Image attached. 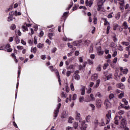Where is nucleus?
I'll return each instance as SVG.
<instances>
[{"instance_id":"f257e3e1","label":"nucleus","mask_w":130,"mask_h":130,"mask_svg":"<svg viewBox=\"0 0 130 130\" xmlns=\"http://www.w3.org/2000/svg\"><path fill=\"white\" fill-rule=\"evenodd\" d=\"M118 119H119L120 121V127L121 128H124L125 126H126V120H125V118H122V116H116L115 117V124H118Z\"/></svg>"},{"instance_id":"f03ea898","label":"nucleus","mask_w":130,"mask_h":130,"mask_svg":"<svg viewBox=\"0 0 130 130\" xmlns=\"http://www.w3.org/2000/svg\"><path fill=\"white\" fill-rule=\"evenodd\" d=\"M49 69H50V71H51V72H55L56 76H57V77L58 79V81L59 82V85H61V80H60V76L59 75V73L58 72V71H57V70H56V69H54V68H53V66H52L49 67Z\"/></svg>"},{"instance_id":"7ed1b4c3","label":"nucleus","mask_w":130,"mask_h":130,"mask_svg":"<svg viewBox=\"0 0 130 130\" xmlns=\"http://www.w3.org/2000/svg\"><path fill=\"white\" fill-rule=\"evenodd\" d=\"M106 124H108L109 122H110V120H111V111L109 110L108 112V113L106 114Z\"/></svg>"},{"instance_id":"20e7f679","label":"nucleus","mask_w":130,"mask_h":130,"mask_svg":"<svg viewBox=\"0 0 130 130\" xmlns=\"http://www.w3.org/2000/svg\"><path fill=\"white\" fill-rule=\"evenodd\" d=\"M81 125L79 127H80L81 130H87V128L88 127V124H86V121L85 120L81 121Z\"/></svg>"},{"instance_id":"39448f33","label":"nucleus","mask_w":130,"mask_h":130,"mask_svg":"<svg viewBox=\"0 0 130 130\" xmlns=\"http://www.w3.org/2000/svg\"><path fill=\"white\" fill-rule=\"evenodd\" d=\"M61 106V104L59 103L57 106V108L54 111V117H57L58 112H59V109Z\"/></svg>"},{"instance_id":"423d86ee","label":"nucleus","mask_w":130,"mask_h":130,"mask_svg":"<svg viewBox=\"0 0 130 130\" xmlns=\"http://www.w3.org/2000/svg\"><path fill=\"white\" fill-rule=\"evenodd\" d=\"M75 114V119H76V120H79V122H82V118H81V114L76 111Z\"/></svg>"},{"instance_id":"0eeeda50","label":"nucleus","mask_w":130,"mask_h":130,"mask_svg":"<svg viewBox=\"0 0 130 130\" xmlns=\"http://www.w3.org/2000/svg\"><path fill=\"white\" fill-rule=\"evenodd\" d=\"M104 105L106 106V109H108L111 107V103L108 100H106L104 102Z\"/></svg>"},{"instance_id":"6e6552de","label":"nucleus","mask_w":130,"mask_h":130,"mask_svg":"<svg viewBox=\"0 0 130 130\" xmlns=\"http://www.w3.org/2000/svg\"><path fill=\"white\" fill-rule=\"evenodd\" d=\"M5 49L6 51H7V52H12L13 51V49L11 48L10 44H8L6 45Z\"/></svg>"},{"instance_id":"1a4fd4ad","label":"nucleus","mask_w":130,"mask_h":130,"mask_svg":"<svg viewBox=\"0 0 130 130\" xmlns=\"http://www.w3.org/2000/svg\"><path fill=\"white\" fill-rule=\"evenodd\" d=\"M102 105V101L100 99H98L96 101V107L97 108H101Z\"/></svg>"},{"instance_id":"9d476101","label":"nucleus","mask_w":130,"mask_h":130,"mask_svg":"<svg viewBox=\"0 0 130 130\" xmlns=\"http://www.w3.org/2000/svg\"><path fill=\"white\" fill-rule=\"evenodd\" d=\"M119 2V4L120 5V9L121 11V12H123V10L124 9L123 8V6H124V0H118Z\"/></svg>"},{"instance_id":"9b49d317","label":"nucleus","mask_w":130,"mask_h":130,"mask_svg":"<svg viewBox=\"0 0 130 130\" xmlns=\"http://www.w3.org/2000/svg\"><path fill=\"white\" fill-rule=\"evenodd\" d=\"M98 12H100V13H103L105 12V9H104V8L102 7L101 6H99V7H98Z\"/></svg>"},{"instance_id":"f8f14e48","label":"nucleus","mask_w":130,"mask_h":130,"mask_svg":"<svg viewBox=\"0 0 130 130\" xmlns=\"http://www.w3.org/2000/svg\"><path fill=\"white\" fill-rule=\"evenodd\" d=\"M81 43H82V41H74L73 42V45H74V46H80V45H81Z\"/></svg>"},{"instance_id":"ddd939ff","label":"nucleus","mask_w":130,"mask_h":130,"mask_svg":"<svg viewBox=\"0 0 130 130\" xmlns=\"http://www.w3.org/2000/svg\"><path fill=\"white\" fill-rule=\"evenodd\" d=\"M85 4L86 6H88L89 7H92V5H93V1L90 0L89 1H86Z\"/></svg>"},{"instance_id":"4468645a","label":"nucleus","mask_w":130,"mask_h":130,"mask_svg":"<svg viewBox=\"0 0 130 130\" xmlns=\"http://www.w3.org/2000/svg\"><path fill=\"white\" fill-rule=\"evenodd\" d=\"M122 26L124 27V29L125 30H126L128 28V25H127V22H126V21L123 22Z\"/></svg>"},{"instance_id":"2eb2a0df","label":"nucleus","mask_w":130,"mask_h":130,"mask_svg":"<svg viewBox=\"0 0 130 130\" xmlns=\"http://www.w3.org/2000/svg\"><path fill=\"white\" fill-rule=\"evenodd\" d=\"M97 79H98V75L96 74H95L91 76L92 81H96Z\"/></svg>"},{"instance_id":"dca6fc26","label":"nucleus","mask_w":130,"mask_h":130,"mask_svg":"<svg viewBox=\"0 0 130 130\" xmlns=\"http://www.w3.org/2000/svg\"><path fill=\"white\" fill-rule=\"evenodd\" d=\"M100 126H104L105 125V123L104 122V119L103 118H102L101 119V121L99 123Z\"/></svg>"},{"instance_id":"f3484780","label":"nucleus","mask_w":130,"mask_h":130,"mask_svg":"<svg viewBox=\"0 0 130 130\" xmlns=\"http://www.w3.org/2000/svg\"><path fill=\"white\" fill-rule=\"evenodd\" d=\"M98 53L99 55H102L104 52L101 50V47H99L98 50Z\"/></svg>"},{"instance_id":"a211bd4d","label":"nucleus","mask_w":130,"mask_h":130,"mask_svg":"<svg viewBox=\"0 0 130 130\" xmlns=\"http://www.w3.org/2000/svg\"><path fill=\"white\" fill-rule=\"evenodd\" d=\"M86 90V86H83L81 89V95H85V91Z\"/></svg>"},{"instance_id":"6ab92c4d","label":"nucleus","mask_w":130,"mask_h":130,"mask_svg":"<svg viewBox=\"0 0 130 130\" xmlns=\"http://www.w3.org/2000/svg\"><path fill=\"white\" fill-rule=\"evenodd\" d=\"M100 79H98L96 81L95 85H94L93 88H98V87H99V85H100Z\"/></svg>"},{"instance_id":"aec40b11","label":"nucleus","mask_w":130,"mask_h":130,"mask_svg":"<svg viewBox=\"0 0 130 130\" xmlns=\"http://www.w3.org/2000/svg\"><path fill=\"white\" fill-rule=\"evenodd\" d=\"M103 20H104V25L105 26H107V25H108V26L110 25V23L108 22V21H107L106 18H103Z\"/></svg>"},{"instance_id":"412c9836","label":"nucleus","mask_w":130,"mask_h":130,"mask_svg":"<svg viewBox=\"0 0 130 130\" xmlns=\"http://www.w3.org/2000/svg\"><path fill=\"white\" fill-rule=\"evenodd\" d=\"M97 2H98V7H99L100 6H103V3H104L103 1H102V0H98Z\"/></svg>"},{"instance_id":"4be33fe9","label":"nucleus","mask_w":130,"mask_h":130,"mask_svg":"<svg viewBox=\"0 0 130 130\" xmlns=\"http://www.w3.org/2000/svg\"><path fill=\"white\" fill-rule=\"evenodd\" d=\"M124 97V92H121L119 95H118V98L119 99H122V98H123Z\"/></svg>"},{"instance_id":"5701e85b","label":"nucleus","mask_w":130,"mask_h":130,"mask_svg":"<svg viewBox=\"0 0 130 130\" xmlns=\"http://www.w3.org/2000/svg\"><path fill=\"white\" fill-rule=\"evenodd\" d=\"M118 88H120V89H124V85H123L122 83H119L118 84Z\"/></svg>"},{"instance_id":"b1692460","label":"nucleus","mask_w":130,"mask_h":130,"mask_svg":"<svg viewBox=\"0 0 130 130\" xmlns=\"http://www.w3.org/2000/svg\"><path fill=\"white\" fill-rule=\"evenodd\" d=\"M44 47V44H41V43H39L37 45V48H43Z\"/></svg>"},{"instance_id":"393cba45","label":"nucleus","mask_w":130,"mask_h":130,"mask_svg":"<svg viewBox=\"0 0 130 130\" xmlns=\"http://www.w3.org/2000/svg\"><path fill=\"white\" fill-rule=\"evenodd\" d=\"M74 78L75 80H77V81H79V80L81 79V77L79 74H75Z\"/></svg>"},{"instance_id":"a878e982","label":"nucleus","mask_w":130,"mask_h":130,"mask_svg":"<svg viewBox=\"0 0 130 130\" xmlns=\"http://www.w3.org/2000/svg\"><path fill=\"white\" fill-rule=\"evenodd\" d=\"M22 31L23 32H25V31H28V28H27V26L26 25H22Z\"/></svg>"},{"instance_id":"bb28decb","label":"nucleus","mask_w":130,"mask_h":130,"mask_svg":"<svg viewBox=\"0 0 130 130\" xmlns=\"http://www.w3.org/2000/svg\"><path fill=\"white\" fill-rule=\"evenodd\" d=\"M78 126H79V123L75 122L73 123V127L75 129L78 128Z\"/></svg>"},{"instance_id":"cd10ccee","label":"nucleus","mask_w":130,"mask_h":130,"mask_svg":"<svg viewBox=\"0 0 130 130\" xmlns=\"http://www.w3.org/2000/svg\"><path fill=\"white\" fill-rule=\"evenodd\" d=\"M10 17H14V16H16V11H12L9 13Z\"/></svg>"},{"instance_id":"c85d7f7f","label":"nucleus","mask_w":130,"mask_h":130,"mask_svg":"<svg viewBox=\"0 0 130 130\" xmlns=\"http://www.w3.org/2000/svg\"><path fill=\"white\" fill-rule=\"evenodd\" d=\"M85 119H86V122H90V119H91V116L90 115L87 116L85 118Z\"/></svg>"},{"instance_id":"c756f323","label":"nucleus","mask_w":130,"mask_h":130,"mask_svg":"<svg viewBox=\"0 0 130 130\" xmlns=\"http://www.w3.org/2000/svg\"><path fill=\"white\" fill-rule=\"evenodd\" d=\"M119 25L117 24H114L113 25V30H117L118 29Z\"/></svg>"},{"instance_id":"7c9ffc66","label":"nucleus","mask_w":130,"mask_h":130,"mask_svg":"<svg viewBox=\"0 0 130 130\" xmlns=\"http://www.w3.org/2000/svg\"><path fill=\"white\" fill-rule=\"evenodd\" d=\"M15 41H16V43L17 44H19V43H20V42H21V41L20 40V39H19L18 37H16L15 38Z\"/></svg>"},{"instance_id":"2f4dec72","label":"nucleus","mask_w":130,"mask_h":130,"mask_svg":"<svg viewBox=\"0 0 130 130\" xmlns=\"http://www.w3.org/2000/svg\"><path fill=\"white\" fill-rule=\"evenodd\" d=\"M48 37L49 39H50V40H52L53 39L52 37H53V33L48 34Z\"/></svg>"},{"instance_id":"473e14b6","label":"nucleus","mask_w":130,"mask_h":130,"mask_svg":"<svg viewBox=\"0 0 130 130\" xmlns=\"http://www.w3.org/2000/svg\"><path fill=\"white\" fill-rule=\"evenodd\" d=\"M67 94L64 93V92H62L61 93V97H62V98H67Z\"/></svg>"},{"instance_id":"72a5a7b5","label":"nucleus","mask_w":130,"mask_h":130,"mask_svg":"<svg viewBox=\"0 0 130 130\" xmlns=\"http://www.w3.org/2000/svg\"><path fill=\"white\" fill-rule=\"evenodd\" d=\"M74 69V65L71 64L69 66L67 67V70H72Z\"/></svg>"},{"instance_id":"f704fd0d","label":"nucleus","mask_w":130,"mask_h":130,"mask_svg":"<svg viewBox=\"0 0 130 130\" xmlns=\"http://www.w3.org/2000/svg\"><path fill=\"white\" fill-rule=\"evenodd\" d=\"M122 102H123L124 103L125 105H127V104H128V102H127L126 101V99H125V98L122 99Z\"/></svg>"},{"instance_id":"c9c22d12","label":"nucleus","mask_w":130,"mask_h":130,"mask_svg":"<svg viewBox=\"0 0 130 130\" xmlns=\"http://www.w3.org/2000/svg\"><path fill=\"white\" fill-rule=\"evenodd\" d=\"M73 120H74V118H73L72 117H70L68 122L69 123H73Z\"/></svg>"},{"instance_id":"e433bc0d","label":"nucleus","mask_w":130,"mask_h":130,"mask_svg":"<svg viewBox=\"0 0 130 130\" xmlns=\"http://www.w3.org/2000/svg\"><path fill=\"white\" fill-rule=\"evenodd\" d=\"M95 96L99 97V98H101L102 97V95L101 94V93L100 92H98L95 94Z\"/></svg>"},{"instance_id":"4c0bfd02","label":"nucleus","mask_w":130,"mask_h":130,"mask_svg":"<svg viewBox=\"0 0 130 130\" xmlns=\"http://www.w3.org/2000/svg\"><path fill=\"white\" fill-rule=\"evenodd\" d=\"M125 50H126V51H128V54L130 55V46H127V47H126Z\"/></svg>"},{"instance_id":"58836bf2","label":"nucleus","mask_w":130,"mask_h":130,"mask_svg":"<svg viewBox=\"0 0 130 130\" xmlns=\"http://www.w3.org/2000/svg\"><path fill=\"white\" fill-rule=\"evenodd\" d=\"M87 62L89 64L91 65V64H93V63H94V62L93 61V60H91L90 59H89L87 60Z\"/></svg>"},{"instance_id":"ea45409f","label":"nucleus","mask_w":130,"mask_h":130,"mask_svg":"<svg viewBox=\"0 0 130 130\" xmlns=\"http://www.w3.org/2000/svg\"><path fill=\"white\" fill-rule=\"evenodd\" d=\"M70 88L72 91H75V87L74 86V84L71 83L70 85Z\"/></svg>"},{"instance_id":"a19ab883","label":"nucleus","mask_w":130,"mask_h":130,"mask_svg":"<svg viewBox=\"0 0 130 130\" xmlns=\"http://www.w3.org/2000/svg\"><path fill=\"white\" fill-rule=\"evenodd\" d=\"M31 52H34V53H36L37 52V49L36 47H34L31 50Z\"/></svg>"},{"instance_id":"79ce46f5","label":"nucleus","mask_w":130,"mask_h":130,"mask_svg":"<svg viewBox=\"0 0 130 130\" xmlns=\"http://www.w3.org/2000/svg\"><path fill=\"white\" fill-rule=\"evenodd\" d=\"M122 44H123V45H125V46H128V45L129 44V42H122Z\"/></svg>"},{"instance_id":"37998d69","label":"nucleus","mask_w":130,"mask_h":130,"mask_svg":"<svg viewBox=\"0 0 130 130\" xmlns=\"http://www.w3.org/2000/svg\"><path fill=\"white\" fill-rule=\"evenodd\" d=\"M127 72H128V70L127 69H125L122 71V73H123V74H124L125 75H126V74H127Z\"/></svg>"},{"instance_id":"c03bdc74","label":"nucleus","mask_w":130,"mask_h":130,"mask_svg":"<svg viewBox=\"0 0 130 130\" xmlns=\"http://www.w3.org/2000/svg\"><path fill=\"white\" fill-rule=\"evenodd\" d=\"M17 48L18 50H22V49H24V47L22 46H17Z\"/></svg>"},{"instance_id":"a18cd8bd","label":"nucleus","mask_w":130,"mask_h":130,"mask_svg":"<svg viewBox=\"0 0 130 130\" xmlns=\"http://www.w3.org/2000/svg\"><path fill=\"white\" fill-rule=\"evenodd\" d=\"M10 29H11V30H15V29H16V25L15 24L11 25L10 27Z\"/></svg>"},{"instance_id":"49530a36","label":"nucleus","mask_w":130,"mask_h":130,"mask_svg":"<svg viewBox=\"0 0 130 130\" xmlns=\"http://www.w3.org/2000/svg\"><path fill=\"white\" fill-rule=\"evenodd\" d=\"M89 106L91 108L92 110H95V106L93 104H90Z\"/></svg>"},{"instance_id":"de8ad7c7","label":"nucleus","mask_w":130,"mask_h":130,"mask_svg":"<svg viewBox=\"0 0 130 130\" xmlns=\"http://www.w3.org/2000/svg\"><path fill=\"white\" fill-rule=\"evenodd\" d=\"M112 78V74H110L108 76H107V80H110Z\"/></svg>"},{"instance_id":"09e8293b","label":"nucleus","mask_w":130,"mask_h":130,"mask_svg":"<svg viewBox=\"0 0 130 130\" xmlns=\"http://www.w3.org/2000/svg\"><path fill=\"white\" fill-rule=\"evenodd\" d=\"M118 49L119 50H120V51H122L123 50V47H122V45H119Z\"/></svg>"},{"instance_id":"8fccbe9b","label":"nucleus","mask_w":130,"mask_h":130,"mask_svg":"<svg viewBox=\"0 0 130 130\" xmlns=\"http://www.w3.org/2000/svg\"><path fill=\"white\" fill-rule=\"evenodd\" d=\"M71 74H72V72L71 71H68L66 74L67 77H70Z\"/></svg>"},{"instance_id":"3c124183","label":"nucleus","mask_w":130,"mask_h":130,"mask_svg":"<svg viewBox=\"0 0 130 130\" xmlns=\"http://www.w3.org/2000/svg\"><path fill=\"white\" fill-rule=\"evenodd\" d=\"M118 114H119V115H122L123 114H124V111H122V110L119 111L118 112Z\"/></svg>"},{"instance_id":"603ef678","label":"nucleus","mask_w":130,"mask_h":130,"mask_svg":"<svg viewBox=\"0 0 130 130\" xmlns=\"http://www.w3.org/2000/svg\"><path fill=\"white\" fill-rule=\"evenodd\" d=\"M111 27L110 25H108L107 28V34H109V30H110L111 29Z\"/></svg>"},{"instance_id":"864d4df0","label":"nucleus","mask_w":130,"mask_h":130,"mask_svg":"<svg viewBox=\"0 0 130 130\" xmlns=\"http://www.w3.org/2000/svg\"><path fill=\"white\" fill-rule=\"evenodd\" d=\"M117 55V51H115L113 52L112 54V57H115Z\"/></svg>"},{"instance_id":"5fc2aeb1","label":"nucleus","mask_w":130,"mask_h":130,"mask_svg":"<svg viewBox=\"0 0 130 130\" xmlns=\"http://www.w3.org/2000/svg\"><path fill=\"white\" fill-rule=\"evenodd\" d=\"M46 43H47V44H49V45H50V44H51V41H50L48 39H47L46 40Z\"/></svg>"},{"instance_id":"6e6d98bb","label":"nucleus","mask_w":130,"mask_h":130,"mask_svg":"<svg viewBox=\"0 0 130 130\" xmlns=\"http://www.w3.org/2000/svg\"><path fill=\"white\" fill-rule=\"evenodd\" d=\"M109 98H110V99H113V98H114V94H113V93L110 94Z\"/></svg>"},{"instance_id":"4d7b16f0","label":"nucleus","mask_w":130,"mask_h":130,"mask_svg":"<svg viewBox=\"0 0 130 130\" xmlns=\"http://www.w3.org/2000/svg\"><path fill=\"white\" fill-rule=\"evenodd\" d=\"M44 35V32H43V31L41 30L40 33L39 37H42Z\"/></svg>"},{"instance_id":"13d9d810","label":"nucleus","mask_w":130,"mask_h":130,"mask_svg":"<svg viewBox=\"0 0 130 130\" xmlns=\"http://www.w3.org/2000/svg\"><path fill=\"white\" fill-rule=\"evenodd\" d=\"M66 91L67 92V93H69L70 92V88H69V86L68 85L66 86Z\"/></svg>"},{"instance_id":"bf43d9fd","label":"nucleus","mask_w":130,"mask_h":130,"mask_svg":"<svg viewBox=\"0 0 130 130\" xmlns=\"http://www.w3.org/2000/svg\"><path fill=\"white\" fill-rule=\"evenodd\" d=\"M84 101V97L83 96H81L79 98V102L82 103Z\"/></svg>"},{"instance_id":"052dcab7","label":"nucleus","mask_w":130,"mask_h":130,"mask_svg":"<svg viewBox=\"0 0 130 130\" xmlns=\"http://www.w3.org/2000/svg\"><path fill=\"white\" fill-rule=\"evenodd\" d=\"M118 31H119V32H121L122 31V30H123V28H122V27H121V26L119 25V27H118Z\"/></svg>"},{"instance_id":"680f3d73","label":"nucleus","mask_w":130,"mask_h":130,"mask_svg":"<svg viewBox=\"0 0 130 130\" xmlns=\"http://www.w3.org/2000/svg\"><path fill=\"white\" fill-rule=\"evenodd\" d=\"M8 21V22H12V21H13V17H12V16H9Z\"/></svg>"},{"instance_id":"e2e57ef3","label":"nucleus","mask_w":130,"mask_h":130,"mask_svg":"<svg viewBox=\"0 0 130 130\" xmlns=\"http://www.w3.org/2000/svg\"><path fill=\"white\" fill-rule=\"evenodd\" d=\"M73 127L68 126L66 127V130H73Z\"/></svg>"},{"instance_id":"0e129e2a","label":"nucleus","mask_w":130,"mask_h":130,"mask_svg":"<svg viewBox=\"0 0 130 130\" xmlns=\"http://www.w3.org/2000/svg\"><path fill=\"white\" fill-rule=\"evenodd\" d=\"M77 99V94H74L73 95V99L72 100H76Z\"/></svg>"},{"instance_id":"69168bd1","label":"nucleus","mask_w":130,"mask_h":130,"mask_svg":"<svg viewBox=\"0 0 130 130\" xmlns=\"http://www.w3.org/2000/svg\"><path fill=\"white\" fill-rule=\"evenodd\" d=\"M96 71H98V72H100V71H101V66H98L96 68Z\"/></svg>"},{"instance_id":"338daca9","label":"nucleus","mask_w":130,"mask_h":130,"mask_svg":"<svg viewBox=\"0 0 130 130\" xmlns=\"http://www.w3.org/2000/svg\"><path fill=\"white\" fill-rule=\"evenodd\" d=\"M34 44H37V38L36 36L34 37Z\"/></svg>"},{"instance_id":"774afa93","label":"nucleus","mask_w":130,"mask_h":130,"mask_svg":"<svg viewBox=\"0 0 130 130\" xmlns=\"http://www.w3.org/2000/svg\"><path fill=\"white\" fill-rule=\"evenodd\" d=\"M5 47L4 45L0 46V50H4Z\"/></svg>"}]
</instances>
